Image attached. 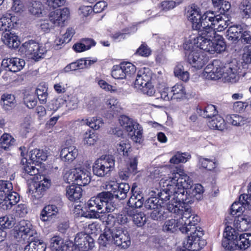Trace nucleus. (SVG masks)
I'll list each match as a JSON object with an SVG mask.
<instances>
[{"instance_id":"f257e3e1","label":"nucleus","mask_w":251,"mask_h":251,"mask_svg":"<svg viewBox=\"0 0 251 251\" xmlns=\"http://www.w3.org/2000/svg\"><path fill=\"white\" fill-rule=\"evenodd\" d=\"M179 211L174 214H180L184 222H187L184 226L189 228L188 232L190 235L183 241L181 251H198L206 244L205 241L201 239L203 235L202 230L201 227L198 229L196 226L200 221V218L197 215L192 214L191 209L188 205H183V208L180 207Z\"/></svg>"},{"instance_id":"f03ea898","label":"nucleus","mask_w":251,"mask_h":251,"mask_svg":"<svg viewBox=\"0 0 251 251\" xmlns=\"http://www.w3.org/2000/svg\"><path fill=\"white\" fill-rule=\"evenodd\" d=\"M112 201L111 192H102L88 201L87 206L89 211H82L81 206L77 205L75 207L74 212L89 219L99 218L100 213H110L114 210L115 207Z\"/></svg>"},{"instance_id":"7ed1b4c3","label":"nucleus","mask_w":251,"mask_h":251,"mask_svg":"<svg viewBox=\"0 0 251 251\" xmlns=\"http://www.w3.org/2000/svg\"><path fill=\"white\" fill-rule=\"evenodd\" d=\"M176 178L177 179L175 178L172 181H178V185L180 186V188H178V192H175V195L177 194L176 196L179 201H181L182 205L191 204L195 199H201V194L203 192V187L200 184H196L192 186L191 179L183 170H177L176 173Z\"/></svg>"},{"instance_id":"20e7f679","label":"nucleus","mask_w":251,"mask_h":251,"mask_svg":"<svg viewBox=\"0 0 251 251\" xmlns=\"http://www.w3.org/2000/svg\"><path fill=\"white\" fill-rule=\"evenodd\" d=\"M198 34L192 42L195 48H199L210 54L220 53L226 50V45L223 38L215 34L212 28L198 29Z\"/></svg>"},{"instance_id":"39448f33","label":"nucleus","mask_w":251,"mask_h":251,"mask_svg":"<svg viewBox=\"0 0 251 251\" xmlns=\"http://www.w3.org/2000/svg\"><path fill=\"white\" fill-rule=\"evenodd\" d=\"M173 176L169 179H164L163 178L161 179L160 184L161 185L163 183L164 188L158 193L157 198L159 201H161V202L163 203L164 202L167 201L171 197H172L171 201L167 204V207L170 212L175 213L179 212L180 208H183V205H182L181 201H179L176 197V194L175 195V192H178L180 186L178 185V181L176 180H175V182L172 181L173 179L175 178L177 179L176 178V173L173 174Z\"/></svg>"},{"instance_id":"423d86ee","label":"nucleus","mask_w":251,"mask_h":251,"mask_svg":"<svg viewBox=\"0 0 251 251\" xmlns=\"http://www.w3.org/2000/svg\"><path fill=\"white\" fill-rule=\"evenodd\" d=\"M12 189V183L0 180V205L3 209H10L20 200V196L17 193L11 192Z\"/></svg>"},{"instance_id":"0eeeda50","label":"nucleus","mask_w":251,"mask_h":251,"mask_svg":"<svg viewBox=\"0 0 251 251\" xmlns=\"http://www.w3.org/2000/svg\"><path fill=\"white\" fill-rule=\"evenodd\" d=\"M183 48L189 63L197 69L202 68L207 59L203 53L193 47L192 41H186L183 44Z\"/></svg>"},{"instance_id":"6e6552de","label":"nucleus","mask_w":251,"mask_h":251,"mask_svg":"<svg viewBox=\"0 0 251 251\" xmlns=\"http://www.w3.org/2000/svg\"><path fill=\"white\" fill-rule=\"evenodd\" d=\"M115 159L113 156L102 155L95 161L93 166L94 175L99 177L108 176L114 169Z\"/></svg>"},{"instance_id":"1a4fd4ad","label":"nucleus","mask_w":251,"mask_h":251,"mask_svg":"<svg viewBox=\"0 0 251 251\" xmlns=\"http://www.w3.org/2000/svg\"><path fill=\"white\" fill-rule=\"evenodd\" d=\"M119 124L136 143H140L142 138V128L136 122L125 115H122L119 119Z\"/></svg>"},{"instance_id":"9d476101","label":"nucleus","mask_w":251,"mask_h":251,"mask_svg":"<svg viewBox=\"0 0 251 251\" xmlns=\"http://www.w3.org/2000/svg\"><path fill=\"white\" fill-rule=\"evenodd\" d=\"M37 234L29 221L22 220L16 227L14 237L18 242L24 244L29 240L30 237L36 236Z\"/></svg>"},{"instance_id":"9b49d317","label":"nucleus","mask_w":251,"mask_h":251,"mask_svg":"<svg viewBox=\"0 0 251 251\" xmlns=\"http://www.w3.org/2000/svg\"><path fill=\"white\" fill-rule=\"evenodd\" d=\"M209 12H206L203 15L200 8L196 5H193L188 7L186 12V16L188 20L191 22L192 28L195 30L206 27V23L204 20V16L208 15Z\"/></svg>"},{"instance_id":"f8f14e48","label":"nucleus","mask_w":251,"mask_h":251,"mask_svg":"<svg viewBox=\"0 0 251 251\" xmlns=\"http://www.w3.org/2000/svg\"><path fill=\"white\" fill-rule=\"evenodd\" d=\"M209 15L204 16V20L206 23V28H212L220 32L223 31L228 25V20H225L224 15H215L213 12H210Z\"/></svg>"},{"instance_id":"ddd939ff","label":"nucleus","mask_w":251,"mask_h":251,"mask_svg":"<svg viewBox=\"0 0 251 251\" xmlns=\"http://www.w3.org/2000/svg\"><path fill=\"white\" fill-rule=\"evenodd\" d=\"M175 219H171L166 221L163 226V230L170 232H175L179 229L182 233H188L189 230L187 226H184L187 222H184V220L182 219L181 215H177Z\"/></svg>"},{"instance_id":"4468645a","label":"nucleus","mask_w":251,"mask_h":251,"mask_svg":"<svg viewBox=\"0 0 251 251\" xmlns=\"http://www.w3.org/2000/svg\"><path fill=\"white\" fill-rule=\"evenodd\" d=\"M105 188L108 190L107 192L111 193L112 198L115 197L119 200H124L127 197L130 186L126 183L118 184L114 181H110L106 183Z\"/></svg>"},{"instance_id":"2eb2a0df","label":"nucleus","mask_w":251,"mask_h":251,"mask_svg":"<svg viewBox=\"0 0 251 251\" xmlns=\"http://www.w3.org/2000/svg\"><path fill=\"white\" fill-rule=\"evenodd\" d=\"M112 227L114 244L124 249L128 248L131 244V241L127 232L124 231L121 227L118 226L115 223Z\"/></svg>"},{"instance_id":"dca6fc26","label":"nucleus","mask_w":251,"mask_h":251,"mask_svg":"<svg viewBox=\"0 0 251 251\" xmlns=\"http://www.w3.org/2000/svg\"><path fill=\"white\" fill-rule=\"evenodd\" d=\"M74 245L79 251H90L95 247V242L89 234L81 232L76 235Z\"/></svg>"},{"instance_id":"f3484780","label":"nucleus","mask_w":251,"mask_h":251,"mask_svg":"<svg viewBox=\"0 0 251 251\" xmlns=\"http://www.w3.org/2000/svg\"><path fill=\"white\" fill-rule=\"evenodd\" d=\"M36 177V180L33 182L32 187L30 188V191H32L34 197L39 198L50 187V180L42 175H37Z\"/></svg>"},{"instance_id":"a211bd4d","label":"nucleus","mask_w":251,"mask_h":251,"mask_svg":"<svg viewBox=\"0 0 251 251\" xmlns=\"http://www.w3.org/2000/svg\"><path fill=\"white\" fill-rule=\"evenodd\" d=\"M225 66L222 67L221 62L214 60L212 64H208L204 70V74L208 79L216 80L224 77Z\"/></svg>"},{"instance_id":"6ab92c4d","label":"nucleus","mask_w":251,"mask_h":251,"mask_svg":"<svg viewBox=\"0 0 251 251\" xmlns=\"http://www.w3.org/2000/svg\"><path fill=\"white\" fill-rule=\"evenodd\" d=\"M69 14L70 11L68 8L57 9L50 13L49 20L54 27L62 26L68 19Z\"/></svg>"},{"instance_id":"aec40b11","label":"nucleus","mask_w":251,"mask_h":251,"mask_svg":"<svg viewBox=\"0 0 251 251\" xmlns=\"http://www.w3.org/2000/svg\"><path fill=\"white\" fill-rule=\"evenodd\" d=\"M224 77L229 82L235 83L239 79V67L236 60H233L225 66Z\"/></svg>"},{"instance_id":"412c9836","label":"nucleus","mask_w":251,"mask_h":251,"mask_svg":"<svg viewBox=\"0 0 251 251\" xmlns=\"http://www.w3.org/2000/svg\"><path fill=\"white\" fill-rule=\"evenodd\" d=\"M151 72L148 68H144L140 70L134 81V87L137 89L143 87L151 82Z\"/></svg>"},{"instance_id":"4be33fe9","label":"nucleus","mask_w":251,"mask_h":251,"mask_svg":"<svg viewBox=\"0 0 251 251\" xmlns=\"http://www.w3.org/2000/svg\"><path fill=\"white\" fill-rule=\"evenodd\" d=\"M58 213L57 207L49 204L44 207L40 214V219L43 222H52L57 218Z\"/></svg>"},{"instance_id":"5701e85b","label":"nucleus","mask_w":251,"mask_h":251,"mask_svg":"<svg viewBox=\"0 0 251 251\" xmlns=\"http://www.w3.org/2000/svg\"><path fill=\"white\" fill-rule=\"evenodd\" d=\"M136 187L134 185H133L131 189L132 195L127 202L129 208L131 209L141 207L144 202L143 194L140 191H134Z\"/></svg>"},{"instance_id":"b1692460","label":"nucleus","mask_w":251,"mask_h":251,"mask_svg":"<svg viewBox=\"0 0 251 251\" xmlns=\"http://www.w3.org/2000/svg\"><path fill=\"white\" fill-rule=\"evenodd\" d=\"M98 242L100 247L108 249L111 247L112 244H114L112 226L105 229L104 232L100 236Z\"/></svg>"},{"instance_id":"393cba45","label":"nucleus","mask_w":251,"mask_h":251,"mask_svg":"<svg viewBox=\"0 0 251 251\" xmlns=\"http://www.w3.org/2000/svg\"><path fill=\"white\" fill-rule=\"evenodd\" d=\"M227 123L233 126L241 127L249 123V119L239 114H227L226 116Z\"/></svg>"},{"instance_id":"a878e982","label":"nucleus","mask_w":251,"mask_h":251,"mask_svg":"<svg viewBox=\"0 0 251 251\" xmlns=\"http://www.w3.org/2000/svg\"><path fill=\"white\" fill-rule=\"evenodd\" d=\"M1 40L10 48H16L19 45L18 36L11 30L3 32L1 35Z\"/></svg>"},{"instance_id":"bb28decb","label":"nucleus","mask_w":251,"mask_h":251,"mask_svg":"<svg viewBox=\"0 0 251 251\" xmlns=\"http://www.w3.org/2000/svg\"><path fill=\"white\" fill-rule=\"evenodd\" d=\"M78 150L75 146L64 148L60 152L61 160L69 163L72 162L77 157Z\"/></svg>"},{"instance_id":"cd10ccee","label":"nucleus","mask_w":251,"mask_h":251,"mask_svg":"<svg viewBox=\"0 0 251 251\" xmlns=\"http://www.w3.org/2000/svg\"><path fill=\"white\" fill-rule=\"evenodd\" d=\"M251 223V217L248 215L237 216L235 218L234 226L237 230L240 232L246 231Z\"/></svg>"},{"instance_id":"c85d7f7f","label":"nucleus","mask_w":251,"mask_h":251,"mask_svg":"<svg viewBox=\"0 0 251 251\" xmlns=\"http://www.w3.org/2000/svg\"><path fill=\"white\" fill-rule=\"evenodd\" d=\"M126 213L129 217H132V221L135 225L140 227L145 225L146 222L145 214L142 212H137L135 209L127 208Z\"/></svg>"},{"instance_id":"c756f323","label":"nucleus","mask_w":251,"mask_h":251,"mask_svg":"<svg viewBox=\"0 0 251 251\" xmlns=\"http://www.w3.org/2000/svg\"><path fill=\"white\" fill-rule=\"evenodd\" d=\"M76 185L85 186L91 181V173L84 169L77 168Z\"/></svg>"},{"instance_id":"7c9ffc66","label":"nucleus","mask_w":251,"mask_h":251,"mask_svg":"<svg viewBox=\"0 0 251 251\" xmlns=\"http://www.w3.org/2000/svg\"><path fill=\"white\" fill-rule=\"evenodd\" d=\"M207 125L210 128L222 131L226 127L225 120L218 114L208 119Z\"/></svg>"},{"instance_id":"2f4dec72","label":"nucleus","mask_w":251,"mask_h":251,"mask_svg":"<svg viewBox=\"0 0 251 251\" xmlns=\"http://www.w3.org/2000/svg\"><path fill=\"white\" fill-rule=\"evenodd\" d=\"M66 196L71 201L78 200L82 196V189L79 186L71 185L66 187Z\"/></svg>"},{"instance_id":"473e14b6","label":"nucleus","mask_w":251,"mask_h":251,"mask_svg":"<svg viewBox=\"0 0 251 251\" xmlns=\"http://www.w3.org/2000/svg\"><path fill=\"white\" fill-rule=\"evenodd\" d=\"M39 48V44L34 40H30L24 43L21 47V50L25 53L29 58V57H35L34 50H37Z\"/></svg>"},{"instance_id":"72a5a7b5","label":"nucleus","mask_w":251,"mask_h":251,"mask_svg":"<svg viewBox=\"0 0 251 251\" xmlns=\"http://www.w3.org/2000/svg\"><path fill=\"white\" fill-rule=\"evenodd\" d=\"M243 28L241 25H236L230 26L226 31V38L232 42H235L239 40Z\"/></svg>"},{"instance_id":"f704fd0d","label":"nucleus","mask_w":251,"mask_h":251,"mask_svg":"<svg viewBox=\"0 0 251 251\" xmlns=\"http://www.w3.org/2000/svg\"><path fill=\"white\" fill-rule=\"evenodd\" d=\"M15 139L9 134L5 133L1 137L0 148L4 151L10 150L15 145Z\"/></svg>"},{"instance_id":"c9c22d12","label":"nucleus","mask_w":251,"mask_h":251,"mask_svg":"<svg viewBox=\"0 0 251 251\" xmlns=\"http://www.w3.org/2000/svg\"><path fill=\"white\" fill-rule=\"evenodd\" d=\"M23 173L31 176H37L38 169L30 163L27 162V159L24 158L22 159Z\"/></svg>"},{"instance_id":"e433bc0d","label":"nucleus","mask_w":251,"mask_h":251,"mask_svg":"<svg viewBox=\"0 0 251 251\" xmlns=\"http://www.w3.org/2000/svg\"><path fill=\"white\" fill-rule=\"evenodd\" d=\"M175 75L183 81H187L190 77L189 73L185 71L182 63H178L174 68Z\"/></svg>"},{"instance_id":"4c0bfd02","label":"nucleus","mask_w":251,"mask_h":251,"mask_svg":"<svg viewBox=\"0 0 251 251\" xmlns=\"http://www.w3.org/2000/svg\"><path fill=\"white\" fill-rule=\"evenodd\" d=\"M1 103L3 108L9 110L14 107L15 104V100L14 95L9 94H4L1 96Z\"/></svg>"},{"instance_id":"58836bf2","label":"nucleus","mask_w":251,"mask_h":251,"mask_svg":"<svg viewBox=\"0 0 251 251\" xmlns=\"http://www.w3.org/2000/svg\"><path fill=\"white\" fill-rule=\"evenodd\" d=\"M170 93L173 100H177L182 98L186 94L185 89L181 84H176L172 87Z\"/></svg>"},{"instance_id":"ea45409f","label":"nucleus","mask_w":251,"mask_h":251,"mask_svg":"<svg viewBox=\"0 0 251 251\" xmlns=\"http://www.w3.org/2000/svg\"><path fill=\"white\" fill-rule=\"evenodd\" d=\"M29 157L31 161L39 162L45 161L47 158V154L43 150L35 149L30 151Z\"/></svg>"},{"instance_id":"a19ab883","label":"nucleus","mask_w":251,"mask_h":251,"mask_svg":"<svg viewBox=\"0 0 251 251\" xmlns=\"http://www.w3.org/2000/svg\"><path fill=\"white\" fill-rule=\"evenodd\" d=\"M43 7V5L42 2L39 1H31L28 5L29 12L37 17L40 16L42 14Z\"/></svg>"},{"instance_id":"79ce46f5","label":"nucleus","mask_w":251,"mask_h":251,"mask_svg":"<svg viewBox=\"0 0 251 251\" xmlns=\"http://www.w3.org/2000/svg\"><path fill=\"white\" fill-rule=\"evenodd\" d=\"M82 122L95 130L99 129L103 124L102 119L97 117L82 119Z\"/></svg>"},{"instance_id":"37998d69","label":"nucleus","mask_w":251,"mask_h":251,"mask_svg":"<svg viewBox=\"0 0 251 251\" xmlns=\"http://www.w3.org/2000/svg\"><path fill=\"white\" fill-rule=\"evenodd\" d=\"M238 242L240 250L247 249L251 244V234L249 233H243L239 234Z\"/></svg>"},{"instance_id":"c03bdc74","label":"nucleus","mask_w":251,"mask_h":251,"mask_svg":"<svg viewBox=\"0 0 251 251\" xmlns=\"http://www.w3.org/2000/svg\"><path fill=\"white\" fill-rule=\"evenodd\" d=\"M168 216V213L165 211V209L163 207V205L158 208L153 209L150 214L151 218L156 221L163 220Z\"/></svg>"},{"instance_id":"a18cd8bd","label":"nucleus","mask_w":251,"mask_h":251,"mask_svg":"<svg viewBox=\"0 0 251 251\" xmlns=\"http://www.w3.org/2000/svg\"><path fill=\"white\" fill-rule=\"evenodd\" d=\"M239 8L242 15L244 18L251 17V0H243Z\"/></svg>"},{"instance_id":"49530a36","label":"nucleus","mask_w":251,"mask_h":251,"mask_svg":"<svg viewBox=\"0 0 251 251\" xmlns=\"http://www.w3.org/2000/svg\"><path fill=\"white\" fill-rule=\"evenodd\" d=\"M63 240L59 236H54L50 241V247L52 251H59L64 245Z\"/></svg>"},{"instance_id":"de8ad7c7","label":"nucleus","mask_w":251,"mask_h":251,"mask_svg":"<svg viewBox=\"0 0 251 251\" xmlns=\"http://www.w3.org/2000/svg\"><path fill=\"white\" fill-rule=\"evenodd\" d=\"M190 157L189 154L178 152L170 159V162L174 164L185 163L190 158Z\"/></svg>"},{"instance_id":"09e8293b","label":"nucleus","mask_w":251,"mask_h":251,"mask_svg":"<svg viewBox=\"0 0 251 251\" xmlns=\"http://www.w3.org/2000/svg\"><path fill=\"white\" fill-rule=\"evenodd\" d=\"M25 61L19 58H12L10 64V71L13 72H17L22 70L25 65Z\"/></svg>"},{"instance_id":"8fccbe9b","label":"nucleus","mask_w":251,"mask_h":251,"mask_svg":"<svg viewBox=\"0 0 251 251\" xmlns=\"http://www.w3.org/2000/svg\"><path fill=\"white\" fill-rule=\"evenodd\" d=\"M98 140V136L91 130L86 132L83 135V142L85 145H93Z\"/></svg>"},{"instance_id":"3c124183","label":"nucleus","mask_w":251,"mask_h":251,"mask_svg":"<svg viewBox=\"0 0 251 251\" xmlns=\"http://www.w3.org/2000/svg\"><path fill=\"white\" fill-rule=\"evenodd\" d=\"M77 168L67 171L64 175V180L68 183L76 185Z\"/></svg>"},{"instance_id":"603ef678","label":"nucleus","mask_w":251,"mask_h":251,"mask_svg":"<svg viewBox=\"0 0 251 251\" xmlns=\"http://www.w3.org/2000/svg\"><path fill=\"white\" fill-rule=\"evenodd\" d=\"M32 239V242H33L34 245L35 251H45L46 249V245L42 240H41L37 234L36 236L33 237H30L29 240H27V242H30Z\"/></svg>"},{"instance_id":"864d4df0","label":"nucleus","mask_w":251,"mask_h":251,"mask_svg":"<svg viewBox=\"0 0 251 251\" xmlns=\"http://www.w3.org/2000/svg\"><path fill=\"white\" fill-rule=\"evenodd\" d=\"M163 202H160L158 198L151 197L149 198L145 203V206L148 209H155L162 206Z\"/></svg>"},{"instance_id":"5fc2aeb1","label":"nucleus","mask_w":251,"mask_h":251,"mask_svg":"<svg viewBox=\"0 0 251 251\" xmlns=\"http://www.w3.org/2000/svg\"><path fill=\"white\" fill-rule=\"evenodd\" d=\"M13 26L11 18L8 17H2L0 19V31L6 32L10 30Z\"/></svg>"},{"instance_id":"6e6d98bb","label":"nucleus","mask_w":251,"mask_h":251,"mask_svg":"<svg viewBox=\"0 0 251 251\" xmlns=\"http://www.w3.org/2000/svg\"><path fill=\"white\" fill-rule=\"evenodd\" d=\"M169 170V167L167 166L156 167L151 172V176L153 178H159L168 174Z\"/></svg>"},{"instance_id":"4d7b16f0","label":"nucleus","mask_w":251,"mask_h":251,"mask_svg":"<svg viewBox=\"0 0 251 251\" xmlns=\"http://www.w3.org/2000/svg\"><path fill=\"white\" fill-rule=\"evenodd\" d=\"M15 224V220L11 215L0 218V226L3 228H9Z\"/></svg>"},{"instance_id":"13d9d810","label":"nucleus","mask_w":251,"mask_h":251,"mask_svg":"<svg viewBox=\"0 0 251 251\" xmlns=\"http://www.w3.org/2000/svg\"><path fill=\"white\" fill-rule=\"evenodd\" d=\"M201 114L204 118L209 119L218 115V111L215 105L212 104L208 105L203 110V113Z\"/></svg>"},{"instance_id":"bf43d9fd","label":"nucleus","mask_w":251,"mask_h":251,"mask_svg":"<svg viewBox=\"0 0 251 251\" xmlns=\"http://www.w3.org/2000/svg\"><path fill=\"white\" fill-rule=\"evenodd\" d=\"M126 78L130 76L133 74L136 71V68L134 65L130 62H123L121 63Z\"/></svg>"},{"instance_id":"052dcab7","label":"nucleus","mask_w":251,"mask_h":251,"mask_svg":"<svg viewBox=\"0 0 251 251\" xmlns=\"http://www.w3.org/2000/svg\"><path fill=\"white\" fill-rule=\"evenodd\" d=\"M239 200L240 204L244 207V209H251V195L244 194L240 196Z\"/></svg>"},{"instance_id":"680f3d73","label":"nucleus","mask_w":251,"mask_h":251,"mask_svg":"<svg viewBox=\"0 0 251 251\" xmlns=\"http://www.w3.org/2000/svg\"><path fill=\"white\" fill-rule=\"evenodd\" d=\"M130 148V144L127 140L122 141L117 145L118 151L124 155H127Z\"/></svg>"},{"instance_id":"e2e57ef3","label":"nucleus","mask_w":251,"mask_h":251,"mask_svg":"<svg viewBox=\"0 0 251 251\" xmlns=\"http://www.w3.org/2000/svg\"><path fill=\"white\" fill-rule=\"evenodd\" d=\"M36 94L41 103L44 104L46 102L48 94L46 87H39L36 90Z\"/></svg>"},{"instance_id":"0e129e2a","label":"nucleus","mask_w":251,"mask_h":251,"mask_svg":"<svg viewBox=\"0 0 251 251\" xmlns=\"http://www.w3.org/2000/svg\"><path fill=\"white\" fill-rule=\"evenodd\" d=\"M111 75L115 79L126 78V75H124L121 64L119 65L113 66L111 72Z\"/></svg>"},{"instance_id":"69168bd1","label":"nucleus","mask_w":251,"mask_h":251,"mask_svg":"<svg viewBox=\"0 0 251 251\" xmlns=\"http://www.w3.org/2000/svg\"><path fill=\"white\" fill-rule=\"evenodd\" d=\"M83 64L81 63L80 59L76 62H74L67 65L64 68L63 71L65 73H68L78 69H83Z\"/></svg>"},{"instance_id":"338daca9","label":"nucleus","mask_w":251,"mask_h":251,"mask_svg":"<svg viewBox=\"0 0 251 251\" xmlns=\"http://www.w3.org/2000/svg\"><path fill=\"white\" fill-rule=\"evenodd\" d=\"M202 167L208 170H212L215 168L218 163L214 160H211L208 158H202L200 160Z\"/></svg>"},{"instance_id":"774afa93","label":"nucleus","mask_w":251,"mask_h":251,"mask_svg":"<svg viewBox=\"0 0 251 251\" xmlns=\"http://www.w3.org/2000/svg\"><path fill=\"white\" fill-rule=\"evenodd\" d=\"M14 210L16 216L19 217H24L28 213L27 206L24 203H21L16 206Z\"/></svg>"}]
</instances>
